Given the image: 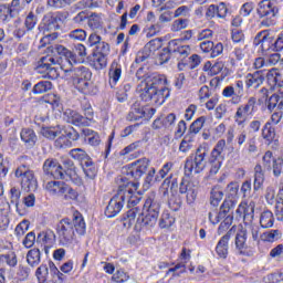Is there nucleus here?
Listing matches in <instances>:
<instances>
[{
    "label": "nucleus",
    "instance_id": "f257e3e1",
    "mask_svg": "<svg viewBox=\"0 0 283 283\" xmlns=\"http://www.w3.org/2000/svg\"><path fill=\"white\" fill-rule=\"evenodd\" d=\"M117 193L109 200L105 216L107 218H116L123 211L125 202L127 207H136L140 202L142 197L138 192V182L130 181L128 177L119 176L116 178Z\"/></svg>",
    "mask_w": 283,
    "mask_h": 283
},
{
    "label": "nucleus",
    "instance_id": "f03ea898",
    "mask_svg": "<svg viewBox=\"0 0 283 283\" xmlns=\"http://www.w3.org/2000/svg\"><path fill=\"white\" fill-rule=\"evenodd\" d=\"M85 220L81 214H74L73 219L64 218L56 226V233L62 247H71L78 235H85Z\"/></svg>",
    "mask_w": 283,
    "mask_h": 283
},
{
    "label": "nucleus",
    "instance_id": "7ed1b4c3",
    "mask_svg": "<svg viewBox=\"0 0 283 283\" xmlns=\"http://www.w3.org/2000/svg\"><path fill=\"white\" fill-rule=\"evenodd\" d=\"M258 240H260V227L255 226L253 221H247L243 226H240V229L235 234V249L240 255H249V252L247 251L249 244L253 245Z\"/></svg>",
    "mask_w": 283,
    "mask_h": 283
},
{
    "label": "nucleus",
    "instance_id": "20e7f679",
    "mask_svg": "<svg viewBox=\"0 0 283 283\" xmlns=\"http://www.w3.org/2000/svg\"><path fill=\"white\" fill-rule=\"evenodd\" d=\"M70 156L73 160H77L80 163L83 172L85 174L86 178L94 180L96 178V164L92 160V157L87 155V153L82 148H73L70 150Z\"/></svg>",
    "mask_w": 283,
    "mask_h": 283
},
{
    "label": "nucleus",
    "instance_id": "39448f33",
    "mask_svg": "<svg viewBox=\"0 0 283 283\" xmlns=\"http://www.w3.org/2000/svg\"><path fill=\"white\" fill-rule=\"evenodd\" d=\"M207 148L199 146L195 153V156L186 160L185 174L188 176L193 171L195 174H201L207 167Z\"/></svg>",
    "mask_w": 283,
    "mask_h": 283
},
{
    "label": "nucleus",
    "instance_id": "423d86ee",
    "mask_svg": "<svg viewBox=\"0 0 283 283\" xmlns=\"http://www.w3.org/2000/svg\"><path fill=\"white\" fill-rule=\"evenodd\" d=\"M258 99L255 97H249L245 104H241L238 106L237 112L233 116L234 123H237L238 127H244L247 122L255 112H258Z\"/></svg>",
    "mask_w": 283,
    "mask_h": 283
},
{
    "label": "nucleus",
    "instance_id": "0eeeda50",
    "mask_svg": "<svg viewBox=\"0 0 283 283\" xmlns=\"http://www.w3.org/2000/svg\"><path fill=\"white\" fill-rule=\"evenodd\" d=\"M156 85H167V77L156 73H154L151 76H148L144 83V88H140L142 101H145V103L154 101V95L156 94Z\"/></svg>",
    "mask_w": 283,
    "mask_h": 283
},
{
    "label": "nucleus",
    "instance_id": "6e6552de",
    "mask_svg": "<svg viewBox=\"0 0 283 283\" xmlns=\"http://www.w3.org/2000/svg\"><path fill=\"white\" fill-rule=\"evenodd\" d=\"M256 14L259 19H263L261 21V25H263L264 28H271V25H275L272 17H275V14H277V7L273 6V2H271V0H262L258 3Z\"/></svg>",
    "mask_w": 283,
    "mask_h": 283
},
{
    "label": "nucleus",
    "instance_id": "1a4fd4ad",
    "mask_svg": "<svg viewBox=\"0 0 283 283\" xmlns=\"http://www.w3.org/2000/svg\"><path fill=\"white\" fill-rule=\"evenodd\" d=\"M15 178H22V187L28 191H36L39 188V181L34 177V171L30 169V166L22 164L14 171Z\"/></svg>",
    "mask_w": 283,
    "mask_h": 283
},
{
    "label": "nucleus",
    "instance_id": "9d476101",
    "mask_svg": "<svg viewBox=\"0 0 283 283\" xmlns=\"http://www.w3.org/2000/svg\"><path fill=\"white\" fill-rule=\"evenodd\" d=\"M60 50L71 66L73 64L76 65V63H83L85 61V56H87V48L81 43L74 44L72 51L63 46H61Z\"/></svg>",
    "mask_w": 283,
    "mask_h": 283
},
{
    "label": "nucleus",
    "instance_id": "9b49d317",
    "mask_svg": "<svg viewBox=\"0 0 283 283\" xmlns=\"http://www.w3.org/2000/svg\"><path fill=\"white\" fill-rule=\"evenodd\" d=\"M227 147V140L220 139L214 148L211 151V168L210 174L211 176H216L218 171H220V167H222V160H224V149Z\"/></svg>",
    "mask_w": 283,
    "mask_h": 283
},
{
    "label": "nucleus",
    "instance_id": "f8f14e48",
    "mask_svg": "<svg viewBox=\"0 0 283 283\" xmlns=\"http://www.w3.org/2000/svg\"><path fill=\"white\" fill-rule=\"evenodd\" d=\"M42 169L45 176H50V178H54V180H65V169H63V166L54 158L44 160Z\"/></svg>",
    "mask_w": 283,
    "mask_h": 283
},
{
    "label": "nucleus",
    "instance_id": "ddd939ff",
    "mask_svg": "<svg viewBox=\"0 0 283 283\" xmlns=\"http://www.w3.org/2000/svg\"><path fill=\"white\" fill-rule=\"evenodd\" d=\"M233 201H223V203L220 207L219 212L216 210H212L209 212L208 218L211 222V224H218L220 220H232L233 216Z\"/></svg>",
    "mask_w": 283,
    "mask_h": 283
},
{
    "label": "nucleus",
    "instance_id": "4468645a",
    "mask_svg": "<svg viewBox=\"0 0 283 283\" xmlns=\"http://www.w3.org/2000/svg\"><path fill=\"white\" fill-rule=\"evenodd\" d=\"M61 70L64 72V78L65 81H69L70 83H74V81H83L84 78H92V72L90 69L81 65L77 67H67L61 66Z\"/></svg>",
    "mask_w": 283,
    "mask_h": 283
},
{
    "label": "nucleus",
    "instance_id": "2eb2a0df",
    "mask_svg": "<svg viewBox=\"0 0 283 283\" xmlns=\"http://www.w3.org/2000/svg\"><path fill=\"white\" fill-rule=\"evenodd\" d=\"M179 193H186L187 203L193 205L196 202V198H198V188L196 187V184L187 179H182L179 184Z\"/></svg>",
    "mask_w": 283,
    "mask_h": 283
},
{
    "label": "nucleus",
    "instance_id": "dca6fc26",
    "mask_svg": "<svg viewBox=\"0 0 283 283\" xmlns=\"http://www.w3.org/2000/svg\"><path fill=\"white\" fill-rule=\"evenodd\" d=\"M149 167V159L143 158L132 164V167L127 171L128 178H134V180H138L143 177L144 174L147 172V168Z\"/></svg>",
    "mask_w": 283,
    "mask_h": 283
},
{
    "label": "nucleus",
    "instance_id": "f3484780",
    "mask_svg": "<svg viewBox=\"0 0 283 283\" xmlns=\"http://www.w3.org/2000/svg\"><path fill=\"white\" fill-rule=\"evenodd\" d=\"M235 213L239 214V218H243V223L253 222V218H255V202L240 203Z\"/></svg>",
    "mask_w": 283,
    "mask_h": 283
},
{
    "label": "nucleus",
    "instance_id": "a211bd4d",
    "mask_svg": "<svg viewBox=\"0 0 283 283\" xmlns=\"http://www.w3.org/2000/svg\"><path fill=\"white\" fill-rule=\"evenodd\" d=\"M235 233V228H231L218 242L216 247V252L219 258L223 260L229 255V240H231V235Z\"/></svg>",
    "mask_w": 283,
    "mask_h": 283
},
{
    "label": "nucleus",
    "instance_id": "6ab92c4d",
    "mask_svg": "<svg viewBox=\"0 0 283 283\" xmlns=\"http://www.w3.org/2000/svg\"><path fill=\"white\" fill-rule=\"evenodd\" d=\"M174 19V12H171L170 10H166L164 11L160 15H159V22L151 24L148 28V33L147 36H156V34L158 32H160V30H163V24L161 23H170V21Z\"/></svg>",
    "mask_w": 283,
    "mask_h": 283
},
{
    "label": "nucleus",
    "instance_id": "aec40b11",
    "mask_svg": "<svg viewBox=\"0 0 283 283\" xmlns=\"http://www.w3.org/2000/svg\"><path fill=\"white\" fill-rule=\"evenodd\" d=\"M262 83H264V73L262 70L249 73L245 76L247 90H258Z\"/></svg>",
    "mask_w": 283,
    "mask_h": 283
},
{
    "label": "nucleus",
    "instance_id": "412c9836",
    "mask_svg": "<svg viewBox=\"0 0 283 283\" xmlns=\"http://www.w3.org/2000/svg\"><path fill=\"white\" fill-rule=\"evenodd\" d=\"M63 119L71 125H75L76 127H85V117L81 115V113L76 111H72L67 108L63 114Z\"/></svg>",
    "mask_w": 283,
    "mask_h": 283
},
{
    "label": "nucleus",
    "instance_id": "4be33fe9",
    "mask_svg": "<svg viewBox=\"0 0 283 283\" xmlns=\"http://www.w3.org/2000/svg\"><path fill=\"white\" fill-rule=\"evenodd\" d=\"M191 259V254L187 253V248H184L180 253V260L181 262L177 263L174 268H170L166 275H169L172 273V276L180 275V273H185L186 264Z\"/></svg>",
    "mask_w": 283,
    "mask_h": 283
},
{
    "label": "nucleus",
    "instance_id": "5701e85b",
    "mask_svg": "<svg viewBox=\"0 0 283 283\" xmlns=\"http://www.w3.org/2000/svg\"><path fill=\"white\" fill-rule=\"evenodd\" d=\"M120 76H123V65H120L117 60H114L108 71L111 87H116V83L120 81Z\"/></svg>",
    "mask_w": 283,
    "mask_h": 283
},
{
    "label": "nucleus",
    "instance_id": "b1692460",
    "mask_svg": "<svg viewBox=\"0 0 283 283\" xmlns=\"http://www.w3.org/2000/svg\"><path fill=\"white\" fill-rule=\"evenodd\" d=\"M144 209L150 213L160 214V200L157 198L156 192H150L144 203Z\"/></svg>",
    "mask_w": 283,
    "mask_h": 283
},
{
    "label": "nucleus",
    "instance_id": "393cba45",
    "mask_svg": "<svg viewBox=\"0 0 283 283\" xmlns=\"http://www.w3.org/2000/svg\"><path fill=\"white\" fill-rule=\"evenodd\" d=\"M169 187H170L171 193H176V191H178V179L174 178V175H170L161 184L159 191L164 196V198L169 196Z\"/></svg>",
    "mask_w": 283,
    "mask_h": 283
},
{
    "label": "nucleus",
    "instance_id": "a878e982",
    "mask_svg": "<svg viewBox=\"0 0 283 283\" xmlns=\"http://www.w3.org/2000/svg\"><path fill=\"white\" fill-rule=\"evenodd\" d=\"M171 92L165 85H155V95L153 97V103L155 105H163L165 101L170 96Z\"/></svg>",
    "mask_w": 283,
    "mask_h": 283
},
{
    "label": "nucleus",
    "instance_id": "bb28decb",
    "mask_svg": "<svg viewBox=\"0 0 283 283\" xmlns=\"http://www.w3.org/2000/svg\"><path fill=\"white\" fill-rule=\"evenodd\" d=\"M54 232H40L36 238L38 244H42L44 247V253H49L51 247L54 244Z\"/></svg>",
    "mask_w": 283,
    "mask_h": 283
},
{
    "label": "nucleus",
    "instance_id": "cd10ccee",
    "mask_svg": "<svg viewBox=\"0 0 283 283\" xmlns=\"http://www.w3.org/2000/svg\"><path fill=\"white\" fill-rule=\"evenodd\" d=\"M64 167H67L66 170H64L65 175V180L70 178L74 185H81L82 180L81 177H78V174H76V167H74V161L71 159H65L63 161Z\"/></svg>",
    "mask_w": 283,
    "mask_h": 283
},
{
    "label": "nucleus",
    "instance_id": "c85d7f7f",
    "mask_svg": "<svg viewBox=\"0 0 283 283\" xmlns=\"http://www.w3.org/2000/svg\"><path fill=\"white\" fill-rule=\"evenodd\" d=\"M91 78H84V80H74L72 84L74 85L75 90L81 92L82 94H94V84L90 82Z\"/></svg>",
    "mask_w": 283,
    "mask_h": 283
},
{
    "label": "nucleus",
    "instance_id": "c756f323",
    "mask_svg": "<svg viewBox=\"0 0 283 283\" xmlns=\"http://www.w3.org/2000/svg\"><path fill=\"white\" fill-rule=\"evenodd\" d=\"M178 45V40H170L168 42V46L163 49V51L159 53L158 62L160 65L167 63L169 59H171V52L176 51V46Z\"/></svg>",
    "mask_w": 283,
    "mask_h": 283
},
{
    "label": "nucleus",
    "instance_id": "7c9ffc66",
    "mask_svg": "<svg viewBox=\"0 0 283 283\" xmlns=\"http://www.w3.org/2000/svg\"><path fill=\"white\" fill-rule=\"evenodd\" d=\"M42 23L49 32H56L61 28L56 13H46L42 19Z\"/></svg>",
    "mask_w": 283,
    "mask_h": 283
},
{
    "label": "nucleus",
    "instance_id": "2f4dec72",
    "mask_svg": "<svg viewBox=\"0 0 283 283\" xmlns=\"http://www.w3.org/2000/svg\"><path fill=\"white\" fill-rule=\"evenodd\" d=\"M21 140L24 143L25 147L32 149L36 145V133L31 128H23L20 133Z\"/></svg>",
    "mask_w": 283,
    "mask_h": 283
},
{
    "label": "nucleus",
    "instance_id": "473e14b6",
    "mask_svg": "<svg viewBox=\"0 0 283 283\" xmlns=\"http://www.w3.org/2000/svg\"><path fill=\"white\" fill-rule=\"evenodd\" d=\"M158 216L154 212L146 211L143 213V217L137 218V222H140L143 227L146 229H151L153 227H156V222H158Z\"/></svg>",
    "mask_w": 283,
    "mask_h": 283
},
{
    "label": "nucleus",
    "instance_id": "72a5a7b5",
    "mask_svg": "<svg viewBox=\"0 0 283 283\" xmlns=\"http://www.w3.org/2000/svg\"><path fill=\"white\" fill-rule=\"evenodd\" d=\"M265 107L269 112H275V109H283V97L274 93L265 99Z\"/></svg>",
    "mask_w": 283,
    "mask_h": 283
},
{
    "label": "nucleus",
    "instance_id": "f704fd0d",
    "mask_svg": "<svg viewBox=\"0 0 283 283\" xmlns=\"http://www.w3.org/2000/svg\"><path fill=\"white\" fill-rule=\"evenodd\" d=\"M282 81V74L277 69H271L265 74V82L269 85L270 90L277 86V84Z\"/></svg>",
    "mask_w": 283,
    "mask_h": 283
},
{
    "label": "nucleus",
    "instance_id": "c9c22d12",
    "mask_svg": "<svg viewBox=\"0 0 283 283\" xmlns=\"http://www.w3.org/2000/svg\"><path fill=\"white\" fill-rule=\"evenodd\" d=\"M227 198L224 199V202L230 201L234 202L233 209H235V205H238V191H240V185L238 182H230L227 186Z\"/></svg>",
    "mask_w": 283,
    "mask_h": 283
},
{
    "label": "nucleus",
    "instance_id": "e433bc0d",
    "mask_svg": "<svg viewBox=\"0 0 283 283\" xmlns=\"http://www.w3.org/2000/svg\"><path fill=\"white\" fill-rule=\"evenodd\" d=\"M126 118L127 120H130V122L140 120V118H145V109L138 102H135L130 106V111Z\"/></svg>",
    "mask_w": 283,
    "mask_h": 283
},
{
    "label": "nucleus",
    "instance_id": "4c0bfd02",
    "mask_svg": "<svg viewBox=\"0 0 283 283\" xmlns=\"http://www.w3.org/2000/svg\"><path fill=\"white\" fill-rule=\"evenodd\" d=\"M83 136H85L86 143L88 145H92V147H98L101 145V136H98V133L90 129V128H84L82 130Z\"/></svg>",
    "mask_w": 283,
    "mask_h": 283
},
{
    "label": "nucleus",
    "instance_id": "58836bf2",
    "mask_svg": "<svg viewBox=\"0 0 283 283\" xmlns=\"http://www.w3.org/2000/svg\"><path fill=\"white\" fill-rule=\"evenodd\" d=\"M263 185H264V170H262L261 165H256L254 167V181H253L254 191H260Z\"/></svg>",
    "mask_w": 283,
    "mask_h": 283
},
{
    "label": "nucleus",
    "instance_id": "ea45409f",
    "mask_svg": "<svg viewBox=\"0 0 283 283\" xmlns=\"http://www.w3.org/2000/svg\"><path fill=\"white\" fill-rule=\"evenodd\" d=\"M91 64L96 70H105L107 67V55L101 53H93L91 57Z\"/></svg>",
    "mask_w": 283,
    "mask_h": 283
},
{
    "label": "nucleus",
    "instance_id": "a19ab883",
    "mask_svg": "<svg viewBox=\"0 0 283 283\" xmlns=\"http://www.w3.org/2000/svg\"><path fill=\"white\" fill-rule=\"evenodd\" d=\"M0 264H7L11 269H14L17 264H19V260L17 259V253L14 251H9L6 254L0 255Z\"/></svg>",
    "mask_w": 283,
    "mask_h": 283
},
{
    "label": "nucleus",
    "instance_id": "79ce46f5",
    "mask_svg": "<svg viewBox=\"0 0 283 283\" xmlns=\"http://www.w3.org/2000/svg\"><path fill=\"white\" fill-rule=\"evenodd\" d=\"M27 262L29 266H39L41 264V250L34 248L27 253Z\"/></svg>",
    "mask_w": 283,
    "mask_h": 283
},
{
    "label": "nucleus",
    "instance_id": "37998d69",
    "mask_svg": "<svg viewBox=\"0 0 283 283\" xmlns=\"http://www.w3.org/2000/svg\"><path fill=\"white\" fill-rule=\"evenodd\" d=\"M262 138L271 145L275 140V128L271 125V122H266L262 128Z\"/></svg>",
    "mask_w": 283,
    "mask_h": 283
},
{
    "label": "nucleus",
    "instance_id": "c03bdc74",
    "mask_svg": "<svg viewBox=\"0 0 283 283\" xmlns=\"http://www.w3.org/2000/svg\"><path fill=\"white\" fill-rule=\"evenodd\" d=\"M274 222H275V218L273 217V212H271V210H265L261 213L260 226L263 229H271Z\"/></svg>",
    "mask_w": 283,
    "mask_h": 283
},
{
    "label": "nucleus",
    "instance_id": "a18cd8bd",
    "mask_svg": "<svg viewBox=\"0 0 283 283\" xmlns=\"http://www.w3.org/2000/svg\"><path fill=\"white\" fill-rule=\"evenodd\" d=\"M137 216H140V209H138V207L134 206L123 217L124 227H132V224H134V222H136V217Z\"/></svg>",
    "mask_w": 283,
    "mask_h": 283
},
{
    "label": "nucleus",
    "instance_id": "49530a36",
    "mask_svg": "<svg viewBox=\"0 0 283 283\" xmlns=\"http://www.w3.org/2000/svg\"><path fill=\"white\" fill-rule=\"evenodd\" d=\"M40 134L49 140H54L56 136H61V130L57 127H42Z\"/></svg>",
    "mask_w": 283,
    "mask_h": 283
},
{
    "label": "nucleus",
    "instance_id": "de8ad7c7",
    "mask_svg": "<svg viewBox=\"0 0 283 283\" xmlns=\"http://www.w3.org/2000/svg\"><path fill=\"white\" fill-rule=\"evenodd\" d=\"M187 28H189V19L187 18H179L175 20L170 25L171 32H180L181 30H187Z\"/></svg>",
    "mask_w": 283,
    "mask_h": 283
},
{
    "label": "nucleus",
    "instance_id": "09e8293b",
    "mask_svg": "<svg viewBox=\"0 0 283 283\" xmlns=\"http://www.w3.org/2000/svg\"><path fill=\"white\" fill-rule=\"evenodd\" d=\"M50 90H52V82L41 81L33 86L32 92L33 94H45V92H50Z\"/></svg>",
    "mask_w": 283,
    "mask_h": 283
},
{
    "label": "nucleus",
    "instance_id": "8fccbe9b",
    "mask_svg": "<svg viewBox=\"0 0 283 283\" xmlns=\"http://www.w3.org/2000/svg\"><path fill=\"white\" fill-rule=\"evenodd\" d=\"M0 19L2 21H10L11 19H14V9L8 4H1L0 6Z\"/></svg>",
    "mask_w": 283,
    "mask_h": 283
},
{
    "label": "nucleus",
    "instance_id": "3c124183",
    "mask_svg": "<svg viewBox=\"0 0 283 283\" xmlns=\"http://www.w3.org/2000/svg\"><path fill=\"white\" fill-rule=\"evenodd\" d=\"M35 276L38 277L39 283L48 282V277L50 276V269L45 264L40 265L35 271Z\"/></svg>",
    "mask_w": 283,
    "mask_h": 283
},
{
    "label": "nucleus",
    "instance_id": "603ef678",
    "mask_svg": "<svg viewBox=\"0 0 283 283\" xmlns=\"http://www.w3.org/2000/svg\"><path fill=\"white\" fill-rule=\"evenodd\" d=\"M174 222H176V219L165 211L159 219V227L160 229H169V227L174 226Z\"/></svg>",
    "mask_w": 283,
    "mask_h": 283
},
{
    "label": "nucleus",
    "instance_id": "864d4df0",
    "mask_svg": "<svg viewBox=\"0 0 283 283\" xmlns=\"http://www.w3.org/2000/svg\"><path fill=\"white\" fill-rule=\"evenodd\" d=\"M222 198H224V192L218 188H212L211 196H210V205L212 207H218L220 202L222 201Z\"/></svg>",
    "mask_w": 283,
    "mask_h": 283
},
{
    "label": "nucleus",
    "instance_id": "5fc2aeb1",
    "mask_svg": "<svg viewBox=\"0 0 283 283\" xmlns=\"http://www.w3.org/2000/svg\"><path fill=\"white\" fill-rule=\"evenodd\" d=\"M60 185H62L61 181L51 180V181H44L43 187L45 191L50 193V196H56Z\"/></svg>",
    "mask_w": 283,
    "mask_h": 283
},
{
    "label": "nucleus",
    "instance_id": "6e6d98bb",
    "mask_svg": "<svg viewBox=\"0 0 283 283\" xmlns=\"http://www.w3.org/2000/svg\"><path fill=\"white\" fill-rule=\"evenodd\" d=\"M205 123H207V117L201 116L197 118L189 127L190 134H199L200 129L205 127Z\"/></svg>",
    "mask_w": 283,
    "mask_h": 283
},
{
    "label": "nucleus",
    "instance_id": "4d7b16f0",
    "mask_svg": "<svg viewBox=\"0 0 283 283\" xmlns=\"http://www.w3.org/2000/svg\"><path fill=\"white\" fill-rule=\"evenodd\" d=\"M83 112H84V120L86 124H84V127H90L92 120H94V109L92 108V105L85 104L83 106Z\"/></svg>",
    "mask_w": 283,
    "mask_h": 283
},
{
    "label": "nucleus",
    "instance_id": "13d9d810",
    "mask_svg": "<svg viewBox=\"0 0 283 283\" xmlns=\"http://www.w3.org/2000/svg\"><path fill=\"white\" fill-rule=\"evenodd\" d=\"M10 205H13L15 209H19V200H21V189L12 187L10 189Z\"/></svg>",
    "mask_w": 283,
    "mask_h": 283
},
{
    "label": "nucleus",
    "instance_id": "bf43d9fd",
    "mask_svg": "<svg viewBox=\"0 0 283 283\" xmlns=\"http://www.w3.org/2000/svg\"><path fill=\"white\" fill-rule=\"evenodd\" d=\"M87 24L92 30H98L99 28H103V19H101V15L93 13L88 18Z\"/></svg>",
    "mask_w": 283,
    "mask_h": 283
},
{
    "label": "nucleus",
    "instance_id": "052dcab7",
    "mask_svg": "<svg viewBox=\"0 0 283 283\" xmlns=\"http://www.w3.org/2000/svg\"><path fill=\"white\" fill-rule=\"evenodd\" d=\"M75 0H48V4L50 8H55V10H61L63 8H67V6H72Z\"/></svg>",
    "mask_w": 283,
    "mask_h": 283
},
{
    "label": "nucleus",
    "instance_id": "680f3d73",
    "mask_svg": "<svg viewBox=\"0 0 283 283\" xmlns=\"http://www.w3.org/2000/svg\"><path fill=\"white\" fill-rule=\"evenodd\" d=\"M69 39L72 41H85L87 39V32L83 29H75L69 33Z\"/></svg>",
    "mask_w": 283,
    "mask_h": 283
},
{
    "label": "nucleus",
    "instance_id": "e2e57ef3",
    "mask_svg": "<svg viewBox=\"0 0 283 283\" xmlns=\"http://www.w3.org/2000/svg\"><path fill=\"white\" fill-rule=\"evenodd\" d=\"M174 169V163L168 161L166 163L163 168L158 171V175H156V180H163L167 174H169Z\"/></svg>",
    "mask_w": 283,
    "mask_h": 283
},
{
    "label": "nucleus",
    "instance_id": "0e129e2a",
    "mask_svg": "<svg viewBox=\"0 0 283 283\" xmlns=\"http://www.w3.org/2000/svg\"><path fill=\"white\" fill-rule=\"evenodd\" d=\"M49 70L50 66L46 63H44L42 59L38 62V65L35 66L36 74H42L43 78H48Z\"/></svg>",
    "mask_w": 283,
    "mask_h": 283
},
{
    "label": "nucleus",
    "instance_id": "69168bd1",
    "mask_svg": "<svg viewBox=\"0 0 283 283\" xmlns=\"http://www.w3.org/2000/svg\"><path fill=\"white\" fill-rule=\"evenodd\" d=\"M62 197H64V200H76L78 198V192L74 190V188L66 185V188Z\"/></svg>",
    "mask_w": 283,
    "mask_h": 283
},
{
    "label": "nucleus",
    "instance_id": "338daca9",
    "mask_svg": "<svg viewBox=\"0 0 283 283\" xmlns=\"http://www.w3.org/2000/svg\"><path fill=\"white\" fill-rule=\"evenodd\" d=\"M233 43H244V32L240 29H233L231 33Z\"/></svg>",
    "mask_w": 283,
    "mask_h": 283
},
{
    "label": "nucleus",
    "instance_id": "774afa93",
    "mask_svg": "<svg viewBox=\"0 0 283 283\" xmlns=\"http://www.w3.org/2000/svg\"><path fill=\"white\" fill-rule=\"evenodd\" d=\"M62 134L66 137V139L69 138L70 140H76L80 135L78 132H76V129H74V127H67L65 128Z\"/></svg>",
    "mask_w": 283,
    "mask_h": 283
}]
</instances>
